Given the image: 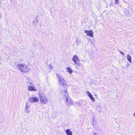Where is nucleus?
I'll return each instance as SVG.
<instances>
[{"label": "nucleus", "mask_w": 135, "mask_h": 135, "mask_svg": "<svg viewBox=\"0 0 135 135\" xmlns=\"http://www.w3.org/2000/svg\"><path fill=\"white\" fill-rule=\"evenodd\" d=\"M66 91V92H67L66 91Z\"/></svg>", "instance_id": "nucleus-21"}, {"label": "nucleus", "mask_w": 135, "mask_h": 135, "mask_svg": "<svg viewBox=\"0 0 135 135\" xmlns=\"http://www.w3.org/2000/svg\"><path fill=\"white\" fill-rule=\"evenodd\" d=\"M65 132L67 135H73L72 132L69 129H67L65 131Z\"/></svg>", "instance_id": "nucleus-13"}, {"label": "nucleus", "mask_w": 135, "mask_h": 135, "mask_svg": "<svg viewBox=\"0 0 135 135\" xmlns=\"http://www.w3.org/2000/svg\"><path fill=\"white\" fill-rule=\"evenodd\" d=\"M133 115L134 117H135V112L133 114Z\"/></svg>", "instance_id": "nucleus-18"}, {"label": "nucleus", "mask_w": 135, "mask_h": 135, "mask_svg": "<svg viewBox=\"0 0 135 135\" xmlns=\"http://www.w3.org/2000/svg\"><path fill=\"white\" fill-rule=\"evenodd\" d=\"M119 52L122 55H124V54L121 51H119Z\"/></svg>", "instance_id": "nucleus-16"}, {"label": "nucleus", "mask_w": 135, "mask_h": 135, "mask_svg": "<svg viewBox=\"0 0 135 135\" xmlns=\"http://www.w3.org/2000/svg\"><path fill=\"white\" fill-rule=\"evenodd\" d=\"M40 102L41 104L44 105L47 104L48 102V100L47 97L43 94L39 95Z\"/></svg>", "instance_id": "nucleus-3"}, {"label": "nucleus", "mask_w": 135, "mask_h": 135, "mask_svg": "<svg viewBox=\"0 0 135 135\" xmlns=\"http://www.w3.org/2000/svg\"><path fill=\"white\" fill-rule=\"evenodd\" d=\"M29 100L30 103H33L37 102L39 101V98L36 97H32L29 98Z\"/></svg>", "instance_id": "nucleus-5"}, {"label": "nucleus", "mask_w": 135, "mask_h": 135, "mask_svg": "<svg viewBox=\"0 0 135 135\" xmlns=\"http://www.w3.org/2000/svg\"><path fill=\"white\" fill-rule=\"evenodd\" d=\"M96 133H93V135H96Z\"/></svg>", "instance_id": "nucleus-19"}, {"label": "nucleus", "mask_w": 135, "mask_h": 135, "mask_svg": "<svg viewBox=\"0 0 135 135\" xmlns=\"http://www.w3.org/2000/svg\"><path fill=\"white\" fill-rule=\"evenodd\" d=\"M84 32L86 34V36L92 37H94L93 32L92 30L88 31L86 30L84 31Z\"/></svg>", "instance_id": "nucleus-7"}, {"label": "nucleus", "mask_w": 135, "mask_h": 135, "mask_svg": "<svg viewBox=\"0 0 135 135\" xmlns=\"http://www.w3.org/2000/svg\"><path fill=\"white\" fill-rule=\"evenodd\" d=\"M49 67H50V68L51 69L52 68V67H53V66L51 65L50 64L49 65Z\"/></svg>", "instance_id": "nucleus-17"}, {"label": "nucleus", "mask_w": 135, "mask_h": 135, "mask_svg": "<svg viewBox=\"0 0 135 135\" xmlns=\"http://www.w3.org/2000/svg\"><path fill=\"white\" fill-rule=\"evenodd\" d=\"M15 66L17 69L23 73H28L30 70L28 66L24 63L17 64Z\"/></svg>", "instance_id": "nucleus-1"}, {"label": "nucleus", "mask_w": 135, "mask_h": 135, "mask_svg": "<svg viewBox=\"0 0 135 135\" xmlns=\"http://www.w3.org/2000/svg\"><path fill=\"white\" fill-rule=\"evenodd\" d=\"M57 78L58 80V83L59 85L62 86L66 85L67 82L63 77L58 74H56Z\"/></svg>", "instance_id": "nucleus-2"}, {"label": "nucleus", "mask_w": 135, "mask_h": 135, "mask_svg": "<svg viewBox=\"0 0 135 135\" xmlns=\"http://www.w3.org/2000/svg\"><path fill=\"white\" fill-rule=\"evenodd\" d=\"M126 57L127 59L128 60V61L130 63H131L132 62V57L131 56L129 55H127L126 56Z\"/></svg>", "instance_id": "nucleus-12"}, {"label": "nucleus", "mask_w": 135, "mask_h": 135, "mask_svg": "<svg viewBox=\"0 0 135 135\" xmlns=\"http://www.w3.org/2000/svg\"><path fill=\"white\" fill-rule=\"evenodd\" d=\"M2 15V14L0 12V16H1Z\"/></svg>", "instance_id": "nucleus-20"}, {"label": "nucleus", "mask_w": 135, "mask_h": 135, "mask_svg": "<svg viewBox=\"0 0 135 135\" xmlns=\"http://www.w3.org/2000/svg\"><path fill=\"white\" fill-rule=\"evenodd\" d=\"M38 23V20L37 19H35L32 22V24L35 26H36Z\"/></svg>", "instance_id": "nucleus-11"}, {"label": "nucleus", "mask_w": 135, "mask_h": 135, "mask_svg": "<svg viewBox=\"0 0 135 135\" xmlns=\"http://www.w3.org/2000/svg\"><path fill=\"white\" fill-rule=\"evenodd\" d=\"M86 93L88 96V97L90 98V99L93 102H95V99L93 96H92L91 94L89 92L87 91Z\"/></svg>", "instance_id": "nucleus-10"}, {"label": "nucleus", "mask_w": 135, "mask_h": 135, "mask_svg": "<svg viewBox=\"0 0 135 135\" xmlns=\"http://www.w3.org/2000/svg\"><path fill=\"white\" fill-rule=\"evenodd\" d=\"M73 61L76 64H78L79 62V58L78 56L76 55H74L72 58Z\"/></svg>", "instance_id": "nucleus-6"}, {"label": "nucleus", "mask_w": 135, "mask_h": 135, "mask_svg": "<svg viewBox=\"0 0 135 135\" xmlns=\"http://www.w3.org/2000/svg\"><path fill=\"white\" fill-rule=\"evenodd\" d=\"M28 84H30V85H31L32 83H30L28 82H27V84L28 85V89L29 91H37V89L34 86H29L28 85Z\"/></svg>", "instance_id": "nucleus-8"}, {"label": "nucleus", "mask_w": 135, "mask_h": 135, "mask_svg": "<svg viewBox=\"0 0 135 135\" xmlns=\"http://www.w3.org/2000/svg\"><path fill=\"white\" fill-rule=\"evenodd\" d=\"M25 111L27 113H29L30 111V104L29 103L27 102L25 105Z\"/></svg>", "instance_id": "nucleus-9"}, {"label": "nucleus", "mask_w": 135, "mask_h": 135, "mask_svg": "<svg viewBox=\"0 0 135 135\" xmlns=\"http://www.w3.org/2000/svg\"><path fill=\"white\" fill-rule=\"evenodd\" d=\"M66 70L70 74H71L73 72V70L70 68L69 67L66 68Z\"/></svg>", "instance_id": "nucleus-14"}, {"label": "nucleus", "mask_w": 135, "mask_h": 135, "mask_svg": "<svg viewBox=\"0 0 135 135\" xmlns=\"http://www.w3.org/2000/svg\"><path fill=\"white\" fill-rule=\"evenodd\" d=\"M115 3L116 4H119V0H115Z\"/></svg>", "instance_id": "nucleus-15"}, {"label": "nucleus", "mask_w": 135, "mask_h": 135, "mask_svg": "<svg viewBox=\"0 0 135 135\" xmlns=\"http://www.w3.org/2000/svg\"><path fill=\"white\" fill-rule=\"evenodd\" d=\"M65 101L66 104L68 105H74L72 99L68 96H66L65 98Z\"/></svg>", "instance_id": "nucleus-4"}]
</instances>
